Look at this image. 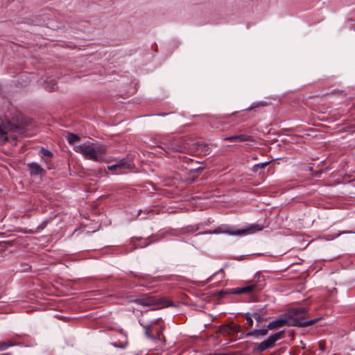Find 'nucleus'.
I'll return each instance as SVG.
<instances>
[{
	"instance_id": "nucleus-17",
	"label": "nucleus",
	"mask_w": 355,
	"mask_h": 355,
	"mask_svg": "<svg viewBox=\"0 0 355 355\" xmlns=\"http://www.w3.org/2000/svg\"><path fill=\"white\" fill-rule=\"evenodd\" d=\"M225 140L229 141L230 142H233L235 141H239L243 142V141H251L253 139H252V137L250 135H234V136H231V137H227V138H225Z\"/></svg>"
},
{
	"instance_id": "nucleus-37",
	"label": "nucleus",
	"mask_w": 355,
	"mask_h": 355,
	"mask_svg": "<svg viewBox=\"0 0 355 355\" xmlns=\"http://www.w3.org/2000/svg\"><path fill=\"white\" fill-rule=\"evenodd\" d=\"M319 347H320V349L321 351H324V350H325V349H326V347H325L324 343H320V344H319Z\"/></svg>"
},
{
	"instance_id": "nucleus-18",
	"label": "nucleus",
	"mask_w": 355,
	"mask_h": 355,
	"mask_svg": "<svg viewBox=\"0 0 355 355\" xmlns=\"http://www.w3.org/2000/svg\"><path fill=\"white\" fill-rule=\"evenodd\" d=\"M324 96H329L335 98L343 99L347 96V92L346 90L334 89L329 93H326Z\"/></svg>"
},
{
	"instance_id": "nucleus-42",
	"label": "nucleus",
	"mask_w": 355,
	"mask_h": 355,
	"mask_svg": "<svg viewBox=\"0 0 355 355\" xmlns=\"http://www.w3.org/2000/svg\"><path fill=\"white\" fill-rule=\"evenodd\" d=\"M320 114H326L327 112H319Z\"/></svg>"
},
{
	"instance_id": "nucleus-7",
	"label": "nucleus",
	"mask_w": 355,
	"mask_h": 355,
	"mask_svg": "<svg viewBox=\"0 0 355 355\" xmlns=\"http://www.w3.org/2000/svg\"><path fill=\"white\" fill-rule=\"evenodd\" d=\"M285 330L278 331L274 334L270 335L263 341L258 343H253V348L252 350V354H260L268 349L272 348L275 346V343L284 337Z\"/></svg>"
},
{
	"instance_id": "nucleus-2",
	"label": "nucleus",
	"mask_w": 355,
	"mask_h": 355,
	"mask_svg": "<svg viewBox=\"0 0 355 355\" xmlns=\"http://www.w3.org/2000/svg\"><path fill=\"white\" fill-rule=\"evenodd\" d=\"M306 313V308L300 307L291 309L288 310V313H284V315H286V318L288 320L290 327H306L315 324L320 320V318H315L304 321Z\"/></svg>"
},
{
	"instance_id": "nucleus-38",
	"label": "nucleus",
	"mask_w": 355,
	"mask_h": 355,
	"mask_svg": "<svg viewBox=\"0 0 355 355\" xmlns=\"http://www.w3.org/2000/svg\"><path fill=\"white\" fill-rule=\"evenodd\" d=\"M139 324L144 329V326H147L148 324H144L141 320H139Z\"/></svg>"
},
{
	"instance_id": "nucleus-39",
	"label": "nucleus",
	"mask_w": 355,
	"mask_h": 355,
	"mask_svg": "<svg viewBox=\"0 0 355 355\" xmlns=\"http://www.w3.org/2000/svg\"><path fill=\"white\" fill-rule=\"evenodd\" d=\"M114 346L116 347H120V348H124L125 347L123 345H117L116 344H114Z\"/></svg>"
},
{
	"instance_id": "nucleus-15",
	"label": "nucleus",
	"mask_w": 355,
	"mask_h": 355,
	"mask_svg": "<svg viewBox=\"0 0 355 355\" xmlns=\"http://www.w3.org/2000/svg\"><path fill=\"white\" fill-rule=\"evenodd\" d=\"M270 318L266 317V312L264 309H260L255 311L254 320L257 322L256 325L257 327H260L261 323L263 322H267Z\"/></svg>"
},
{
	"instance_id": "nucleus-4",
	"label": "nucleus",
	"mask_w": 355,
	"mask_h": 355,
	"mask_svg": "<svg viewBox=\"0 0 355 355\" xmlns=\"http://www.w3.org/2000/svg\"><path fill=\"white\" fill-rule=\"evenodd\" d=\"M266 284L264 276L260 272H258L254 278L247 283V285L243 287L230 288V293L233 295L250 294L261 291Z\"/></svg>"
},
{
	"instance_id": "nucleus-12",
	"label": "nucleus",
	"mask_w": 355,
	"mask_h": 355,
	"mask_svg": "<svg viewBox=\"0 0 355 355\" xmlns=\"http://www.w3.org/2000/svg\"><path fill=\"white\" fill-rule=\"evenodd\" d=\"M173 149L178 152L189 151V144L184 139H179L172 144Z\"/></svg>"
},
{
	"instance_id": "nucleus-34",
	"label": "nucleus",
	"mask_w": 355,
	"mask_h": 355,
	"mask_svg": "<svg viewBox=\"0 0 355 355\" xmlns=\"http://www.w3.org/2000/svg\"><path fill=\"white\" fill-rule=\"evenodd\" d=\"M246 324H248V328H252L253 327V324H254L253 318L247 319Z\"/></svg>"
},
{
	"instance_id": "nucleus-10",
	"label": "nucleus",
	"mask_w": 355,
	"mask_h": 355,
	"mask_svg": "<svg viewBox=\"0 0 355 355\" xmlns=\"http://www.w3.org/2000/svg\"><path fill=\"white\" fill-rule=\"evenodd\" d=\"M220 329L223 334L232 336L235 334H239V332L241 331L242 327L238 324L231 322L228 324L221 325Z\"/></svg>"
},
{
	"instance_id": "nucleus-36",
	"label": "nucleus",
	"mask_w": 355,
	"mask_h": 355,
	"mask_svg": "<svg viewBox=\"0 0 355 355\" xmlns=\"http://www.w3.org/2000/svg\"><path fill=\"white\" fill-rule=\"evenodd\" d=\"M131 274L132 275L133 277H137V278H139L142 280H146L147 279V276H145V275H136L135 273H133L132 272H131Z\"/></svg>"
},
{
	"instance_id": "nucleus-9",
	"label": "nucleus",
	"mask_w": 355,
	"mask_h": 355,
	"mask_svg": "<svg viewBox=\"0 0 355 355\" xmlns=\"http://www.w3.org/2000/svg\"><path fill=\"white\" fill-rule=\"evenodd\" d=\"M289 326L288 320L286 318V315L283 314L280 318L270 322L268 324H264L260 329H263L265 334H262L261 337L263 338L268 334V330H275L279 328L283 327L285 325Z\"/></svg>"
},
{
	"instance_id": "nucleus-30",
	"label": "nucleus",
	"mask_w": 355,
	"mask_h": 355,
	"mask_svg": "<svg viewBox=\"0 0 355 355\" xmlns=\"http://www.w3.org/2000/svg\"><path fill=\"white\" fill-rule=\"evenodd\" d=\"M227 266H228V263H225V264L224 268H220V270H218V271H216V272H214V274H213V275H212L209 278H208V279H207V280H208V281H210V280H211V279L214 276H215V275H216L217 274H219V273L223 274V277H224V275H225V272H224V268H226V267H227Z\"/></svg>"
},
{
	"instance_id": "nucleus-25",
	"label": "nucleus",
	"mask_w": 355,
	"mask_h": 355,
	"mask_svg": "<svg viewBox=\"0 0 355 355\" xmlns=\"http://www.w3.org/2000/svg\"><path fill=\"white\" fill-rule=\"evenodd\" d=\"M200 148V143H199V142H195V143H193V144H189V151H192V152H195V153H199Z\"/></svg>"
},
{
	"instance_id": "nucleus-21",
	"label": "nucleus",
	"mask_w": 355,
	"mask_h": 355,
	"mask_svg": "<svg viewBox=\"0 0 355 355\" xmlns=\"http://www.w3.org/2000/svg\"><path fill=\"white\" fill-rule=\"evenodd\" d=\"M44 87L48 92H53L58 88L55 80L53 79L50 80L49 81H46Z\"/></svg>"
},
{
	"instance_id": "nucleus-33",
	"label": "nucleus",
	"mask_w": 355,
	"mask_h": 355,
	"mask_svg": "<svg viewBox=\"0 0 355 355\" xmlns=\"http://www.w3.org/2000/svg\"><path fill=\"white\" fill-rule=\"evenodd\" d=\"M254 315H255V312H253V313L247 312L243 314V316L245 318V320H247L248 318H253L254 319Z\"/></svg>"
},
{
	"instance_id": "nucleus-22",
	"label": "nucleus",
	"mask_w": 355,
	"mask_h": 355,
	"mask_svg": "<svg viewBox=\"0 0 355 355\" xmlns=\"http://www.w3.org/2000/svg\"><path fill=\"white\" fill-rule=\"evenodd\" d=\"M268 105V103L266 101H259L253 103L249 107L243 110V111H251L255 108L265 107Z\"/></svg>"
},
{
	"instance_id": "nucleus-13",
	"label": "nucleus",
	"mask_w": 355,
	"mask_h": 355,
	"mask_svg": "<svg viewBox=\"0 0 355 355\" xmlns=\"http://www.w3.org/2000/svg\"><path fill=\"white\" fill-rule=\"evenodd\" d=\"M153 242L150 237L146 239L142 238H132V243L135 245V248H145Z\"/></svg>"
},
{
	"instance_id": "nucleus-3",
	"label": "nucleus",
	"mask_w": 355,
	"mask_h": 355,
	"mask_svg": "<svg viewBox=\"0 0 355 355\" xmlns=\"http://www.w3.org/2000/svg\"><path fill=\"white\" fill-rule=\"evenodd\" d=\"M263 229V226L259 224H251L246 226L245 228L239 230H234L233 227L227 225H221L220 226L216 227L213 231L204 232L203 234H227L234 236H243L255 233L257 232L262 230Z\"/></svg>"
},
{
	"instance_id": "nucleus-35",
	"label": "nucleus",
	"mask_w": 355,
	"mask_h": 355,
	"mask_svg": "<svg viewBox=\"0 0 355 355\" xmlns=\"http://www.w3.org/2000/svg\"><path fill=\"white\" fill-rule=\"evenodd\" d=\"M107 168L110 171H114V170L119 169L117 164H113V165H111V166H108Z\"/></svg>"
},
{
	"instance_id": "nucleus-8",
	"label": "nucleus",
	"mask_w": 355,
	"mask_h": 355,
	"mask_svg": "<svg viewBox=\"0 0 355 355\" xmlns=\"http://www.w3.org/2000/svg\"><path fill=\"white\" fill-rule=\"evenodd\" d=\"M161 318H159L153 321L147 326H144L145 335L149 339L153 341H162L165 340L163 335V330L164 329V326H160L159 328H155V326L157 325Z\"/></svg>"
},
{
	"instance_id": "nucleus-1",
	"label": "nucleus",
	"mask_w": 355,
	"mask_h": 355,
	"mask_svg": "<svg viewBox=\"0 0 355 355\" xmlns=\"http://www.w3.org/2000/svg\"><path fill=\"white\" fill-rule=\"evenodd\" d=\"M31 123V119L24 115L23 112H10V116L6 115L5 112H0V137L5 141H8V132L22 135Z\"/></svg>"
},
{
	"instance_id": "nucleus-11",
	"label": "nucleus",
	"mask_w": 355,
	"mask_h": 355,
	"mask_svg": "<svg viewBox=\"0 0 355 355\" xmlns=\"http://www.w3.org/2000/svg\"><path fill=\"white\" fill-rule=\"evenodd\" d=\"M239 336L237 338L238 340L242 339L245 337H254L256 339H259L261 337V335L262 334H265V331L263 329H259L257 328L254 329L247 333H245L241 329V331L239 332Z\"/></svg>"
},
{
	"instance_id": "nucleus-27",
	"label": "nucleus",
	"mask_w": 355,
	"mask_h": 355,
	"mask_svg": "<svg viewBox=\"0 0 355 355\" xmlns=\"http://www.w3.org/2000/svg\"><path fill=\"white\" fill-rule=\"evenodd\" d=\"M270 163V162H263V163H259V164H255L254 166V171L257 172L259 168H265Z\"/></svg>"
},
{
	"instance_id": "nucleus-19",
	"label": "nucleus",
	"mask_w": 355,
	"mask_h": 355,
	"mask_svg": "<svg viewBox=\"0 0 355 355\" xmlns=\"http://www.w3.org/2000/svg\"><path fill=\"white\" fill-rule=\"evenodd\" d=\"M18 345V343L14 342L12 340L0 341V351H4L10 347L16 346Z\"/></svg>"
},
{
	"instance_id": "nucleus-28",
	"label": "nucleus",
	"mask_w": 355,
	"mask_h": 355,
	"mask_svg": "<svg viewBox=\"0 0 355 355\" xmlns=\"http://www.w3.org/2000/svg\"><path fill=\"white\" fill-rule=\"evenodd\" d=\"M40 153L44 156H46L49 157H53V153L51 150L44 148H42L40 150Z\"/></svg>"
},
{
	"instance_id": "nucleus-31",
	"label": "nucleus",
	"mask_w": 355,
	"mask_h": 355,
	"mask_svg": "<svg viewBox=\"0 0 355 355\" xmlns=\"http://www.w3.org/2000/svg\"><path fill=\"white\" fill-rule=\"evenodd\" d=\"M316 118L318 119V120L322 121L331 122V121H334V119H331V118H328V117H325V116H317Z\"/></svg>"
},
{
	"instance_id": "nucleus-20",
	"label": "nucleus",
	"mask_w": 355,
	"mask_h": 355,
	"mask_svg": "<svg viewBox=\"0 0 355 355\" xmlns=\"http://www.w3.org/2000/svg\"><path fill=\"white\" fill-rule=\"evenodd\" d=\"M66 139L68 143L71 145H73L80 140V137L78 135H76L70 132H68L67 133Z\"/></svg>"
},
{
	"instance_id": "nucleus-5",
	"label": "nucleus",
	"mask_w": 355,
	"mask_h": 355,
	"mask_svg": "<svg viewBox=\"0 0 355 355\" xmlns=\"http://www.w3.org/2000/svg\"><path fill=\"white\" fill-rule=\"evenodd\" d=\"M76 148V151L80 153L86 159L96 162L103 160L105 155V147L103 146H94L93 144H84Z\"/></svg>"
},
{
	"instance_id": "nucleus-6",
	"label": "nucleus",
	"mask_w": 355,
	"mask_h": 355,
	"mask_svg": "<svg viewBox=\"0 0 355 355\" xmlns=\"http://www.w3.org/2000/svg\"><path fill=\"white\" fill-rule=\"evenodd\" d=\"M130 302H133L137 304L144 306H152L156 305H163L164 306H168L167 301L163 298L157 299L150 293H141L137 297L135 295L128 296Z\"/></svg>"
},
{
	"instance_id": "nucleus-40",
	"label": "nucleus",
	"mask_w": 355,
	"mask_h": 355,
	"mask_svg": "<svg viewBox=\"0 0 355 355\" xmlns=\"http://www.w3.org/2000/svg\"><path fill=\"white\" fill-rule=\"evenodd\" d=\"M166 114H167V113H164V114H157L156 115H157V116H165Z\"/></svg>"
},
{
	"instance_id": "nucleus-32",
	"label": "nucleus",
	"mask_w": 355,
	"mask_h": 355,
	"mask_svg": "<svg viewBox=\"0 0 355 355\" xmlns=\"http://www.w3.org/2000/svg\"><path fill=\"white\" fill-rule=\"evenodd\" d=\"M204 168H205L204 166H199L196 168L191 169L190 171L191 173H200Z\"/></svg>"
},
{
	"instance_id": "nucleus-24",
	"label": "nucleus",
	"mask_w": 355,
	"mask_h": 355,
	"mask_svg": "<svg viewBox=\"0 0 355 355\" xmlns=\"http://www.w3.org/2000/svg\"><path fill=\"white\" fill-rule=\"evenodd\" d=\"M47 224H48V220H44L41 224H40L37 227V229L35 231L28 230V231H26L25 232L30 233V234H34L35 232H39L41 230H44L46 227Z\"/></svg>"
},
{
	"instance_id": "nucleus-41",
	"label": "nucleus",
	"mask_w": 355,
	"mask_h": 355,
	"mask_svg": "<svg viewBox=\"0 0 355 355\" xmlns=\"http://www.w3.org/2000/svg\"><path fill=\"white\" fill-rule=\"evenodd\" d=\"M288 130H288V129H286H286H282V132H283L284 133L287 132Z\"/></svg>"
},
{
	"instance_id": "nucleus-14",
	"label": "nucleus",
	"mask_w": 355,
	"mask_h": 355,
	"mask_svg": "<svg viewBox=\"0 0 355 355\" xmlns=\"http://www.w3.org/2000/svg\"><path fill=\"white\" fill-rule=\"evenodd\" d=\"M28 167L30 171V174L33 176L42 175L45 172V171L42 168V166L36 162L28 163Z\"/></svg>"
},
{
	"instance_id": "nucleus-23",
	"label": "nucleus",
	"mask_w": 355,
	"mask_h": 355,
	"mask_svg": "<svg viewBox=\"0 0 355 355\" xmlns=\"http://www.w3.org/2000/svg\"><path fill=\"white\" fill-rule=\"evenodd\" d=\"M210 153V148L208 144H201L200 143V148L199 151L200 155H207Z\"/></svg>"
},
{
	"instance_id": "nucleus-29",
	"label": "nucleus",
	"mask_w": 355,
	"mask_h": 355,
	"mask_svg": "<svg viewBox=\"0 0 355 355\" xmlns=\"http://www.w3.org/2000/svg\"><path fill=\"white\" fill-rule=\"evenodd\" d=\"M240 352H231V353H209V355H250V354H241Z\"/></svg>"
},
{
	"instance_id": "nucleus-16",
	"label": "nucleus",
	"mask_w": 355,
	"mask_h": 355,
	"mask_svg": "<svg viewBox=\"0 0 355 355\" xmlns=\"http://www.w3.org/2000/svg\"><path fill=\"white\" fill-rule=\"evenodd\" d=\"M119 169H131L135 167L132 158L126 157L121 159L117 163Z\"/></svg>"
},
{
	"instance_id": "nucleus-26",
	"label": "nucleus",
	"mask_w": 355,
	"mask_h": 355,
	"mask_svg": "<svg viewBox=\"0 0 355 355\" xmlns=\"http://www.w3.org/2000/svg\"><path fill=\"white\" fill-rule=\"evenodd\" d=\"M230 289H226V290H221L217 293H215V296L217 297L218 300H220L223 297H224L225 295L231 294L230 293Z\"/></svg>"
}]
</instances>
